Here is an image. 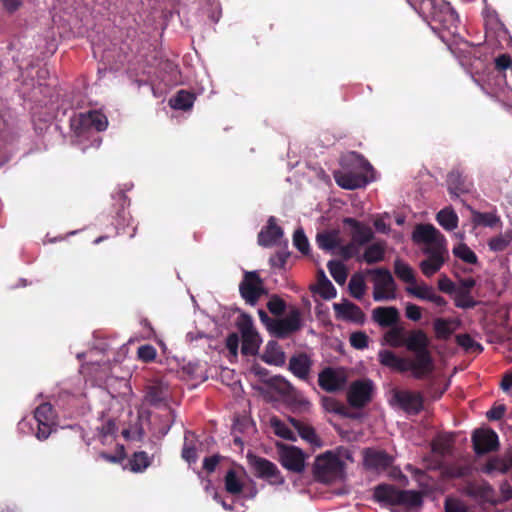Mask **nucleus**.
Here are the masks:
<instances>
[{
  "instance_id": "f03ea898",
  "label": "nucleus",
  "mask_w": 512,
  "mask_h": 512,
  "mask_svg": "<svg viewBox=\"0 0 512 512\" xmlns=\"http://www.w3.org/2000/svg\"><path fill=\"white\" fill-rule=\"evenodd\" d=\"M352 461V454L347 448L339 447L334 451H327L315 459L314 475L324 483L341 480L347 463Z\"/></svg>"
},
{
  "instance_id": "a878e982",
  "label": "nucleus",
  "mask_w": 512,
  "mask_h": 512,
  "mask_svg": "<svg viewBox=\"0 0 512 512\" xmlns=\"http://www.w3.org/2000/svg\"><path fill=\"white\" fill-rule=\"evenodd\" d=\"M386 245L384 242H375L366 247L365 251L355 256L358 261H364L367 264H374L384 259Z\"/></svg>"
},
{
  "instance_id": "c756f323",
  "label": "nucleus",
  "mask_w": 512,
  "mask_h": 512,
  "mask_svg": "<svg viewBox=\"0 0 512 512\" xmlns=\"http://www.w3.org/2000/svg\"><path fill=\"white\" fill-rule=\"evenodd\" d=\"M438 224L447 231H452L458 226V215L451 207H445L436 215Z\"/></svg>"
},
{
  "instance_id": "4c0bfd02",
  "label": "nucleus",
  "mask_w": 512,
  "mask_h": 512,
  "mask_svg": "<svg viewBox=\"0 0 512 512\" xmlns=\"http://www.w3.org/2000/svg\"><path fill=\"white\" fill-rule=\"evenodd\" d=\"M452 445V435H439L432 444V450L435 454L444 456L449 453Z\"/></svg>"
},
{
  "instance_id": "49530a36",
  "label": "nucleus",
  "mask_w": 512,
  "mask_h": 512,
  "mask_svg": "<svg viewBox=\"0 0 512 512\" xmlns=\"http://www.w3.org/2000/svg\"><path fill=\"white\" fill-rule=\"evenodd\" d=\"M322 406L325 411L345 415L346 408L333 397H323Z\"/></svg>"
},
{
  "instance_id": "0e129e2a",
  "label": "nucleus",
  "mask_w": 512,
  "mask_h": 512,
  "mask_svg": "<svg viewBox=\"0 0 512 512\" xmlns=\"http://www.w3.org/2000/svg\"><path fill=\"white\" fill-rule=\"evenodd\" d=\"M438 287L441 291L450 293V292H452L454 286H453L452 281L449 278H447L446 276H443L438 281Z\"/></svg>"
},
{
  "instance_id": "9d476101",
  "label": "nucleus",
  "mask_w": 512,
  "mask_h": 512,
  "mask_svg": "<svg viewBox=\"0 0 512 512\" xmlns=\"http://www.w3.org/2000/svg\"><path fill=\"white\" fill-rule=\"evenodd\" d=\"M280 462L287 470L300 473L305 468V456L303 452L291 445L279 447Z\"/></svg>"
},
{
  "instance_id": "bb28decb",
  "label": "nucleus",
  "mask_w": 512,
  "mask_h": 512,
  "mask_svg": "<svg viewBox=\"0 0 512 512\" xmlns=\"http://www.w3.org/2000/svg\"><path fill=\"white\" fill-rule=\"evenodd\" d=\"M311 365L312 362L310 358L304 353L294 355L289 361L290 371L300 379H306L308 377Z\"/></svg>"
},
{
  "instance_id": "9b49d317",
  "label": "nucleus",
  "mask_w": 512,
  "mask_h": 512,
  "mask_svg": "<svg viewBox=\"0 0 512 512\" xmlns=\"http://www.w3.org/2000/svg\"><path fill=\"white\" fill-rule=\"evenodd\" d=\"M107 125L108 121L106 116L98 111L81 113L72 120V127L79 130L93 128L96 131H103L107 128Z\"/></svg>"
},
{
  "instance_id": "1a4fd4ad",
  "label": "nucleus",
  "mask_w": 512,
  "mask_h": 512,
  "mask_svg": "<svg viewBox=\"0 0 512 512\" xmlns=\"http://www.w3.org/2000/svg\"><path fill=\"white\" fill-rule=\"evenodd\" d=\"M238 329L242 336V353L254 355L260 346V336L256 331L252 318L248 315H242L238 320Z\"/></svg>"
},
{
  "instance_id": "6ab92c4d",
  "label": "nucleus",
  "mask_w": 512,
  "mask_h": 512,
  "mask_svg": "<svg viewBox=\"0 0 512 512\" xmlns=\"http://www.w3.org/2000/svg\"><path fill=\"white\" fill-rule=\"evenodd\" d=\"M379 361L382 365L397 370L399 372L411 371L413 373V365L410 359L400 358L389 350H381L378 353Z\"/></svg>"
},
{
  "instance_id": "423d86ee",
  "label": "nucleus",
  "mask_w": 512,
  "mask_h": 512,
  "mask_svg": "<svg viewBox=\"0 0 512 512\" xmlns=\"http://www.w3.org/2000/svg\"><path fill=\"white\" fill-rule=\"evenodd\" d=\"M345 223L352 226L351 241L342 247L341 253L346 258H353L358 256L361 248L373 239L374 233L369 226L361 224L352 218L345 219Z\"/></svg>"
},
{
  "instance_id": "a18cd8bd",
  "label": "nucleus",
  "mask_w": 512,
  "mask_h": 512,
  "mask_svg": "<svg viewBox=\"0 0 512 512\" xmlns=\"http://www.w3.org/2000/svg\"><path fill=\"white\" fill-rule=\"evenodd\" d=\"M130 465L133 472H142L150 465V460L145 452H137L133 455Z\"/></svg>"
},
{
  "instance_id": "4be33fe9",
  "label": "nucleus",
  "mask_w": 512,
  "mask_h": 512,
  "mask_svg": "<svg viewBox=\"0 0 512 512\" xmlns=\"http://www.w3.org/2000/svg\"><path fill=\"white\" fill-rule=\"evenodd\" d=\"M372 317L382 327H395L399 321L400 315L397 308L389 307H377L372 312Z\"/></svg>"
},
{
  "instance_id": "6e6552de",
  "label": "nucleus",
  "mask_w": 512,
  "mask_h": 512,
  "mask_svg": "<svg viewBox=\"0 0 512 512\" xmlns=\"http://www.w3.org/2000/svg\"><path fill=\"white\" fill-rule=\"evenodd\" d=\"M259 314L261 320L266 323L270 332L277 337H286L299 330L301 327V314L296 309H293L286 317L281 319H269L262 311Z\"/></svg>"
},
{
  "instance_id": "a19ab883",
  "label": "nucleus",
  "mask_w": 512,
  "mask_h": 512,
  "mask_svg": "<svg viewBox=\"0 0 512 512\" xmlns=\"http://www.w3.org/2000/svg\"><path fill=\"white\" fill-rule=\"evenodd\" d=\"M472 220L475 225H482L486 227H494L499 222V218L493 213H480L472 211Z\"/></svg>"
},
{
  "instance_id": "79ce46f5",
  "label": "nucleus",
  "mask_w": 512,
  "mask_h": 512,
  "mask_svg": "<svg viewBox=\"0 0 512 512\" xmlns=\"http://www.w3.org/2000/svg\"><path fill=\"white\" fill-rule=\"evenodd\" d=\"M453 254L469 264H474L477 261L476 254L464 243L455 246L453 248Z\"/></svg>"
},
{
  "instance_id": "ea45409f",
  "label": "nucleus",
  "mask_w": 512,
  "mask_h": 512,
  "mask_svg": "<svg viewBox=\"0 0 512 512\" xmlns=\"http://www.w3.org/2000/svg\"><path fill=\"white\" fill-rule=\"evenodd\" d=\"M512 241V232L506 231L504 234L492 238L488 245L492 251H503Z\"/></svg>"
},
{
  "instance_id": "13d9d810",
  "label": "nucleus",
  "mask_w": 512,
  "mask_h": 512,
  "mask_svg": "<svg viewBox=\"0 0 512 512\" xmlns=\"http://www.w3.org/2000/svg\"><path fill=\"white\" fill-rule=\"evenodd\" d=\"M458 342L461 346H464L466 348H475L477 350H481L480 345L475 343L468 335L458 336Z\"/></svg>"
},
{
  "instance_id": "6e6d98bb",
  "label": "nucleus",
  "mask_w": 512,
  "mask_h": 512,
  "mask_svg": "<svg viewBox=\"0 0 512 512\" xmlns=\"http://www.w3.org/2000/svg\"><path fill=\"white\" fill-rule=\"evenodd\" d=\"M320 293L321 295L326 299H331L335 297L336 290L332 283L325 279L323 282L320 283Z\"/></svg>"
},
{
  "instance_id": "3c124183",
  "label": "nucleus",
  "mask_w": 512,
  "mask_h": 512,
  "mask_svg": "<svg viewBox=\"0 0 512 512\" xmlns=\"http://www.w3.org/2000/svg\"><path fill=\"white\" fill-rule=\"evenodd\" d=\"M446 512H466L467 508L463 502L455 498H448L445 501Z\"/></svg>"
},
{
  "instance_id": "c9c22d12",
  "label": "nucleus",
  "mask_w": 512,
  "mask_h": 512,
  "mask_svg": "<svg viewBox=\"0 0 512 512\" xmlns=\"http://www.w3.org/2000/svg\"><path fill=\"white\" fill-rule=\"evenodd\" d=\"M385 344L392 347H401L405 344V335L402 327H392L384 334Z\"/></svg>"
},
{
  "instance_id": "774afa93",
  "label": "nucleus",
  "mask_w": 512,
  "mask_h": 512,
  "mask_svg": "<svg viewBox=\"0 0 512 512\" xmlns=\"http://www.w3.org/2000/svg\"><path fill=\"white\" fill-rule=\"evenodd\" d=\"M504 391H508L512 387V374H506L501 382Z\"/></svg>"
},
{
  "instance_id": "8fccbe9b",
  "label": "nucleus",
  "mask_w": 512,
  "mask_h": 512,
  "mask_svg": "<svg viewBox=\"0 0 512 512\" xmlns=\"http://www.w3.org/2000/svg\"><path fill=\"white\" fill-rule=\"evenodd\" d=\"M350 343L356 349H363L368 345V337L363 332H355L350 336Z\"/></svg>"
},
{
  "instance_id": "5fc2aeb1",
  "label": "nucleus",
  "mask_w": 512,
  "mask_h": 512,
  "mask_svg": "<svg viewBox=\"0 0 512 512\" xmlns=\"http://www.w3.org/2000/svg\"><path fill=\"white\" fill-rule=\"evenodd\" d=\"M405 314L406 317L412 321H418L421 319L422 316L420 307L412 303L406 304Z\"/></svg>"
},
{
  "instance_id": "412c9836",
  "label": "nucleus",
  "mask_w": 512,
  "mask_h": 512,
  "mask_svg": "<svg viewBox=\"0 0 512 512\" xmlns=\"http://www.w3.org/2000/svg\"><path fill=\"white\" fill-rule=\"evenodd\" d=\"M428 256L426 259L420 262L419 267L421 272L426 277H431L436 272H438L442 266L444 265L446 259L448 258V252H437V253H426Z\"/></svg>"
},
{
  "instance_id": "c03bdc74",
  "label": "nucleus",
  "mask_w": 512,
  "mask_h": 512,
  "mask_svg": "<svg viewBox=\"0 0 512 512\" xmlns=\"http://www.w3.org/2000/svg\"><path fill=\"white\" fill-rule=\"evenodd\" d=\"M349 290L353 297L360 299L365 293L366 283L362 276L354 275L349 282Z\"/></svg>"
},
{
  "instance_id": "e2e57ef3",
  "label": "nucleus",
  "mask_w": 512,
  "mask_h": 512,
  "mask_svg": "<svg viewBox=\"0 0 512 512\" xmlns=\"http://www.w3.org/2000/svg\"><path fill=\"white\" fill-rule=\"evenodd\" d=\"M456 306L460 308H472L475 306V302L467 295H462L456 299Z\"/></svg>"
},
{
  "instance_id": "cd10ccee",
  "label": "nucleus",
  "mask_w": 512,
  "mask_h": 512,
  "mask_svg": "<svg viewBox=\"0 0 512 512\" xmlns=\"http://www.w3.org/2000/svg\"><path fill=\"white\" fill-rule=\"evenodd\" d=\"M334 309L342 319L354 322H362L364 319V314L361 309L350 302L334 304Z\"/></svg>"
},
{
  "instance_id": "39448f33",
  "label": "nucleus",
  "mask_w": 512,
  "mask_h": 512,
  "mask_svg": "<svg viewBox=\"0 0 512 512\" xmlns=\"http://www.w3.org/2000/svg\"><path fill=\"white\" fill-rule=\"evenodd\" d=\"M412 239L416 244L422 245L424 254L448 252L446 238L432 224H418L412 233Z\"/></svg>"
},
{
  "instance_id": "e433bc0d",
  "label": "nucleus",
  "mask_w": 512,
  "mask_h": 512,
  "mask_svg": "<svg viewBox=\"0 0 512 512\" xmlns=\"http://www.w3.org/2000/svg\"><path fill=\"white\" fill-rule=\"evenodd\" d=\"M394 270L396 275L404 282L411 285L416 281L415 272L411 266L401 260H396L394 263Z\"/></svg>"
},
{
  "instance_id": "0eeeda50",
  "label": "nucleus",
  "mask_w": 512,
  "mask_h": 512,
  "mask_svg": "<svg viewBox=\"0 0 512 512\" xmlns=\"http://www.w3.org/2000/svg\"><path fill=\"white\" fill-rule=\"evenodd\" d=\"M372 275L373 299L377 302L396 299V284L391 273L384 268L368 270Z\"/></svg>"
},
{
  "instance_id": "69168bd1",
  "label": "nucleus",
  "mask_w": 512,
  "mask_h": 512,
  "mask_svg": "<svg viewBox=\"0 0 512 512\" xmlns=\"http://www.w3.org/2000/svg\"><path fill=\"white\" fill-rule=\"evenodd\" d=\"M218 461H219L218 456L208 457L204 460V468L208 472H212V471H214L215 467L217 466Z\"/></svg>"
},
{
  "instance_id": "b1692460",
  "label": "nucleus",
  "mask_w": 512,
  "mask_h": 512,
  "mask_svg": "<svg viewBox=\"0 0 512 512\" xmlns=\"http://www.w3.org/2000/svg\"><path fill=\"white\" fill-rule=\"evenodd\" d=\"M391 461V457L380 450L368 449L364 453V463L371 469H385L391 464Z\"/></svg>"
},
{
  "instance_id": "72a5a7b5",
  "label": "nucleus",
  "mask_w": 512,
  "mask_h": 512,
  "mask_svg": "<svg viewBox=\"0 0 512 512\" xmlns=\"http://www.w3.org/2000/svg\"><path fill=\"white\" fill-rule=\"evenodd\" d=\"M456 320L438 318L434 321V330L439 338H448L458 327Z\"/></svg>"
},
{
  "instance_id": "bf43d9fd",
  "label": "nucleus",
  "mask_w": 512,
  "mask_h": 512,
  "mask_svg": "<svg viewBox=\"0 0 512 512\" xmlns=\"http://www.w3.org/2000/svg\"><path fill=\"white\" fill-rule=\"evenodd\" d=\"M182 457L189 463L195 462L197 459L196 451L193 447H190L185 443L182 451Z\"/></svg>"
},
{
  "instance_id": "de8ad7c7",
  "label": "nucleus",
  "mask_w": 512,
  "mask_h": 512,
  "mask_svg": "<svg viewBox=\"0 0 512 512\" xmlns=\"http://www.w3.org/2000/svg\"><path fill=\"white\" fill-rule=\"evenodd\" d=\"M448 187L449 192L454 195L458 196L461 192L466 191L465 188L460 186V175L458 173L452 172L448 176Z\"/></svg>"
},
{
  "instance_id": "052dcab7",
  "label": "nucleus",
  "mask_w": 512,
  "mask_h": 512,
  "mask_svg": "<svg viewBox=\"0 0 512 512\" xmlns=\"http://www.w3.org/2000/svg\"><path fill=\"white\" fill-rule=\"evenodd\" d=\"M268 308L271 313L275 315H280L285 308L284 303L281 300H272L268 303Z\"/></svg>"
},
{
  "instance_id": "37998d69",
  "label": "nucleus",
  "mask_w": 512,
  "mask_h": 512,
  "mask_svg": "<svg viewBox=\"0 0 512 512\" xmlns=\"http://www.w3.org/2000/svg\"><path fill=\"white\" fill-rule=\"evenodd\" d=\"M271 426L274 429V432L279 437H282L287 440H296L295 433L289 429L282 421L277 418H272L270 420Z\"/></svg>"
},
{
  "instance_id": "dca6fc26",
  "label": "nucleus",
  "mask_w": 512,
  "mask_h": 512,
  "mask_svg": "<svg viewBox=\"0 0 512 512\" xmlns=\"http://www.w3.org/2000/svg\"><path fill=\"white\" fill-rule=\"evenodd\" d=\"M346 377L343 372L327 368L319 374V385L328 392H334L344 388Z\"/></svg>"
},
{
  "instance_id": "5701e85b",
  "label": "nucleus",
  "mask_w": 512,
  "mask_h": 512,
  "mask_svg": "<svg viewBox=\"0 0 512 512\" xmlns=\"http://www.w3.org/2000/svg\"><path fill=\"white\" fill-rule=\"evenodd\" d=\"M282 235V229L275 224V219L271 217L267 228L259 233L258 242L265 247L272 246L280 242Z\"/></svg>"
},
{
  "instance_id": "4468645a",
  "label": "nucleus",
  "mask_w": 512,
  "mask_h": 512,
  "mask_svg": "<svg viewBox=\"0 0 512 512\" xmlns=\"http://www.w3.org/2000/svg\"><path fill=\"white\" fill-rule=\"evenodd\" d=\"M393 401L407 413L416 414L422 408V397L420 394L411 391H394Z\"/></svg>"
},
{
  "instance_id": "20e7f679",
  "label": "nucleus",
  "mask_w": 512,
  "mask_h": 512,
  "mask_svg": "<svg viewBox=\"0 0 512 512\" xmlns=\"http://www.w3.org/2000/svg\"><path fill=\"white\" fill-rule=\"evenodd\" d=\"M374 497L389 505H400L405 508H415L421 505L422 496L414 490H400L389 485H380L375 489Z\"/></svg>"
},
{
  "instance_id": "2eb2a0df",
  "label": "nucleus",
  "mask_w": 512,
  "mask_h": 512,
  "mask_svg": "<svg viewBox=\"0 0 512 512\" xmlns=\"http://www.w3.org/2000/svg\"><path fill=\"white\" fill-rule=\"evenodd\" d=\"M372 382L369 380L353 383L348 392V401L354 407L364 406L371 398Z\"/></svg>"
},
{
  "instance_id": "f3484780",
  "label": "nucleus",
  "mask_w": 512,
  "mask_h": 512,
  "mask_svg": "<svg viewBox=\"0 0 512 512\" xmlns=\"http://www.w3.org/2000/svg\"><path fill=\"white\" fill-rule=\"evenodd\" d=\"M473 444L477 453H486L497 448L498 436L493 430H476L473 434Z\"/></svg>"
},
{
  "instance_id": "338daca9",
  "label": "nucleus",
  "mask_w": 512,
  "mask_h": 512,
  "mask_svg": "<svg viewBox=\"0 0 512 512\" xmlns=\"http://www.w3.org/2000/svg\"><path fill=\"white\" fill-rule=\"evenodd\" d=\"M504 411H505V408L503 406H498V407H495V408L491 409L487 413V416L490 419L498 420V419H500L504 415Z\"/></svg>"
},
{
  "instance_id": "aec40b11",
  "label": "nucleus",
  "mask_w": 512,
  "mask_h": 512,
  "mask_svg": "<svg viewBox=\"0 0 512 512\" xmlns=\"http://www.w3.org/2000/svg\"><path fill=\"white\" fill-rule=\"evenodd\" d=\"M253 465L259 475L267 478L271 484L280 485L284 483V478L280 475L277 467L270 461L256 458Z\"/></svg>"
},
{
  "instance_id": "f704fd0d",
  "label": "nucleus",
  "mask_w": 512,
  "mask_h": 512,
  "mask_svg": "<svg viewBox=\"0 0 512 512\" xmlns=\"http://www.w3.org/2000/svg\"><path fill=\"white\" fill-rule=\"evenodd\" d=\"M243 483L240 474L235 470H229L225 476V489L232 495L241 493Z\"/></svg>"
},
{
  "instance_id": "603ef678",
  "label": "nucleus",
  "mask_w": 512,
  "mask_h": 512,
  "mask_svg": "<svg viewBox=\"0 0 512 512\" xmlns=\"http://www.w3.org/2000/svg\"><path fill=\"white\" fill-rule=\"evenodd\" d=\"M1 8L8 14H13L21 8L23 0H0Z\"/></svg>"
},
{
  "instance_id": "09e8293b",
  "label": "nucleus",
  "mask_w": 512,
  "mask_h": 512,
  "mask_svg": "<svg viewBox=\"0 0 512 512\" xmlns=\"http://www.w3.org/2000/svg\"><path fill=\"white\" fill-rule=\"evenodd\" d=\"M293 243L297 247L299 251L302 253H307L309 250L308 239L305 236L303 230L298 229L294 232Z\"/></svg>"
},
{
  "instance_id": "473e14b6",
  "label": "nucleus",
  "mask_w": 512,
  "mask_h": 512,
  "mask_svg": "<svg viewBox=\"0 0 512 512\" xmlns=\"http://www.w3.org/2000/svg\"><path fill=\"white\" fill-rule=\"evenodd\" d=\"M289 421L302 439L309 442L310 444H319V439L311 426L302 423L294 418H290Z\"/></svg>"
},
{
  "instance_id": "a211bd4d",
  "label": "nucleus",
  "mask_w": 512,
  "mask_h": 512,
  "mask_svg": "<svg viewBox=\"0 0 512 512\" xmlns=\"http://www.w3.org/2000/svg\"><path fill=\"white\" fill-rule=\"evenodd\" d=\"M406 292L418 299L433 302L437 306H444L446 304L443 297L437 295L431 286L423 282L417 283V281H415L411 285H408Z\"/></svg>"
},
{
  "instance_id": "7c9ffc66",
  "label": "nucleus",
  "mask_w": 512,
  "mask_h": 512,
  "mask_svg": "<svg viewBox=\"0 0 512 512\" xmlns=\"http://www.w3.org/2000/svg\"><path fill=\"white\" fill-rule=\"evenodd\" d=\"M316 241L321 249L325 251H332L340 245L339 232L333 230L318 233Z\"/></svg>"
},
{
  "instance_id": "393cba45",
  "label": "nucleus",
  "mask_w": 512,
  "mask_h": 512,
  "mask_svg": "<svg viewBox=\"0 0 512 512\" xmlns=\"http://www.w3.org/2000/svg\"><path fill=\"white\" fill-rule=\"evenodd\" d=\"M168 386L162 381H153L147 387L146 401L152 405H160L168 399Z\"/></svg>"
},
{
  "instance_id": "f8f14e48",
  "label": "nucleus",
  "mask_w": 512,
  "mask_h": 512,
  "mask_svg": "<svg viewBox=\"0 0 512 512\" xmlns=\"http://www.w3.org/2000/svg\"><path fill=\"white\" fill-rule=\"evenodd\" d=\"M35 419L38 423L36 437L39 440H45L52 432L54 425V412L49 403H43L35 410Z\"/></svg>"
},
{
  "instance_id": "4d7b16f0",
  "label": "nucleus",
  "mask_w": 512,
  "mask_h": 512,
  "mask_svg": "<svg viewBox=\"0 0 512 512\" xmlns=\"http://www.w3.org/2000/svg\"><path fill=\"white\" fill-rule=\"evenodd\" d=\"M226 345H227V348L230 351V353L233 356H236L237 351H238V345H239V338H238L237 334H234V333L230 334L227 337Z\"/></svg>"
},
{
  "instance_id": "58836bf2",
  "label": "nucleus",
  "mask_w": 512,
  "mask_h": 512,
  "mask_svg": "<svg viewBox=\"0 0 512 512\" xmlns=\"http://www.w3.org/2000/svg\"><path fill=\"white\" fill-rule=\"evenodd\" d=\"M328 269L333 279L340 285H343L347 279V270L340 261H329Z\"/></svg>"
},
{
  "instance_id": "c85d7f7f",
  "label": "nucleus",
  "mask_w": 512,
  "mask_h": 512,
  "mask_svg": "<svg viewBox=\"0 0 512 512\" xmlns=\"http://www.w3.org/2000/svg\"><path fill=\"white\" fill-rule=\"evenodd\" d=\"M262 359L271 365L281 366L285 363V353L275 341L267 343Z\"/></svg>"
},
{
  "instance_id": "f257e3e1",
  "label": "nucleus",
  "mask_w": 512,
  "mask_h": 512,
  "mask_svg": "<svg viewBox=\"0 0 512 512\" xmlns=\"http://www.w3.org/2000/svg\"><path fill=\"white\" fill-rule=\"evenodd\" d=\"M341 165V169L334 172V179L344 189L361 188L372 179L371 165L357 153L344 156Z\"/></svg>"
},
{
  "instance_id": "7ed1b4c3",
  "label": "nucleus",
  "mask_w": 512,
  "mask_h": 512,
  "mask_svg": "<svg viewBox=\"0 0 512 512\" xmlns=\"http://www.w3.org/2000/svg\"><path fill=\"white\" fill-rule=\"evenodd\" d=\"M405 345L414 353V359H410L413 365V376L421 378L428 375L433 369V361L427 350L428 338L422 331H415L406 339Z\"/></svg>"
},
{
  "instance_id": "864d4df0",
  "label": "nucleus",
  "mask_w": 512,
  "mask_h": 512,
  "mask_svg": "<svg viewBox=\"0 0 512 512\" xmlns=\"http://www.w3.org/2000/svg\"><path fill=\"white\" fill-rule=\"evenodd\" d=\"M156 356V350L151 345H143L138 348V357L145 361H152Z\"/></svg>"
},
{
  "instance_id": "2f4dec72",
  "label": "nucleus",
  "mask_w": 512,
  "mask_h": 512,
  "mask_svg": "<svg viewBox=\"0 0 512 512\" xmlns=\"http://www.w3.org/2000/svg\"><path fill=\"white\" fill-rule=\"evenodd\" d=\"M195 97L192 93L180 90L177 94L169 100L172 108L177 110H189L192 108Z\"/></svg>"
},
{
  "instance_id": "680f3d73",
  "label": "nucleus",
  "mask_w": 512,
  "mask_h": 512,
  "mask_svg": "<svg viewBox=\"0 0 512 512\" xmlns=\"http://www.w3.org/2000/svg\"><path fill=\"white\" fill-rule=\"evenodd\" d=\"M496 68L498 70H505L511 65V58L508 55H501L495 60Z\"/></svg>"
},
{
  "instance_id": "ddd939ff",
  "label": "nucleus",
  "mask_w": 512,
  "mask_h": 512,
  "mask_svg": "<svg viewBox=\"0 0 512 512\" xmlns=\"http://www.w3.org/2000/svg\"><path fill=\"white\" fill-rule=\"evenodd\" d=\"M239 289L248 303H255L262 293V284L256 272H246Z\"/></svg>"
}]
</instances>
